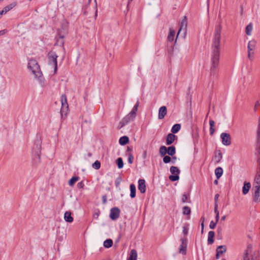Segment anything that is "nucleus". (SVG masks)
<instances>
[{
	"instance_id": "obj_1",
	"label": "nucleus",
	"mask_w": 260,
	"mask_h": 260,
	"mask_svg": "<svg viewBox=\"0 0 260 260\" xmlns=\"http://www.w3.org/2000/svg\"><path fill=\"white\" fill-rule=\"evenodd\" d=\"M222 27L218 25L215 27L212 44L211 55V75H214L216 69L218 66L220 58V44Z\"/></svg>"
},
{
	"instance_id": "obj_2",
	"label": "nucleus",
	"mask_w": 260,
	"mask_h": 260,
	"mask_svg": "<svg viewBox=\"0 0 260 260\" xmlns=\"http://www.w3.org/2000/svg\"><path fill=\"white\" fill-rule=\"evenodd\" d=\"M28 68L31 70L35 76L38 79L41 86H44V79L37 61L35 59H30L28 62Z\"/></svg>"
},
{
	"instance_id": "obj_3",
	"label": "nucleus",
	"mask_w": 260,
	"mask_h": 260,
	"mask_svg": "<svg viewBox=\"0 0 260 260\" xmlns=\"http://www.w3.org/2000/svg\"><path fill=\"white\" fill-rule=\"evenodd\" d=\"M139 107V101H137L136 105L134 106L132 111L126 115L119 122L118 125V128L120 129L125 125L127 124L131 121H133L135 119L137 115V112Z\"/></svg>"
},
{
	"instance_id": "obj_4",
	"label": "nucleus",
	"mask_w": 260,
	"mask_h": 260,
	"mask_svg": "<svg viewBox=\"0 0 260 260\" xmlns=\"http://www.w3.org/2000/svg\"><path fill=\"white\" fill-rule=\"evenodd\" d=\"M253 200L254 202H260V174H256L254 179L253 187Z\"/></svg>"
},
{
	"instance_id": "obj_5",
	"label": "nucleus",
	"mask_w": 260,
	"mask_h": 260,
	"mask_svg": "<svg viewBox=\"0 0 260 260\" xmlns=\"http://www.w3.org/2000/svg\"><path fill=\"white\" fill-rule=\"evenodd\" d=\"M57 57L58 56L54 52L50 51L48 53L49 65L52 69H53V75L56 73L57 70Z\"/></svg>"
},
{
	"instance_id": "obj_6",
	"label": "nucleus",
	"mask_w": 260,
	"mask_h": 260,
	"mask_svg": "<svg viewBox=\"0 0 260 260\" xmlns=\"http://www.w3.org/2000/svg\"><path fill=\"white\" fill-rule=\"evenodd\" d=\"M187 19H186V17L185 16H184V18L181 22L180 27L178 31L175 41H176L179 35H180L183 38L185 37L186 35V32H187Z\"/></svg>"
},
{
	"instance_id": "obj_7",
	"label": "nucleus",
	"mask_w": 260,
	"mask_h": 260,
	"mask_svg": "<svg viewBox=\"0 0 260 260\" xmlns=\"http://www.w3.org/2000/svg\"><path fill=\"white\" fill-rule=\"evenodd\" d=\"M68 23L67 21L63 20L62 22V26L59 31V39L61 40L60 43L63 45L62 40L64 36L68 33Z\"/></svg>"
},
{
	"instance_id": "obj_8",
	"label": "nucleus",
	"mask_w": 260,
	"mask_h": 260,
	"mask_svg": "<svg viewBox=\"0 0 260 260\" xmlns=\"http://www.w3.org/2000/svg\"><path fill=\"white\" fill-rule=\"evenodd\" d=\"M170 172L172 175L169 176V179L172 181H175L178 180L179 176L178 174L180 173V171L177 167L172 166L170 168Z\"/></svg>"
},
{
	"instance_id": "obj_9",
	"label": "nucleus",
	"mask_w": 260,
	"mask_h": 260,
	"mask_svg": "<svg viewBox=\"0 0 260 260\" xmlns=\"http://www.w3.org/2000/svg\"><path fill=\"white\" fill-rule=\"evenodd\" d=\"M60 100L61 103L60 113L62 115L63 114H66L69 108L67 96L65 94H62L60 97Z\"/></svg>"
},
{
	"instance_id": "obj_10",
	"label": "nucleus",
	"mask_w": 260,
	"mask_h": 260,
	"mask_svg": "<svg viewBox=\"0 0 260 260\" xmlns=\"http://www.w3.org/2000/svg\"><path fill=\"white\" fill-rule=\"evenodd\" d=\"M222 143L225 146H229L231 144V137L228 133H222L220 134Z\"/></svg>"
},
{
	"instance_id": "obj_11",
	"label": "nucleus",
	"mask_w": 260,
	"mask_h": 260,
	"mask_svg": "<svg viewBox=\"0 0 260 260\" xmlns=\"http://www.w3.org/2000/svg\"><path fill=\"white\" fill-rule=\"evenodd\" d=\"M120 215V210L116 207L113 208L110 210V217L112 220L117 219Z\"/></svg>"
},
{
	"instance_id": "obj_12",
	"label": "nucleus",
	"mask_w": 260,
	"mask_h": 260,
	"mask_svg": "<svg viewBox=\"0 0 260 260\" xmlns=\"http://www.w3.org/2000/svg\"><path fill=\"white\" fill-rule=\"evenodd\" d=\"M181 241V244L179 248V252L182 254H185L187 248V239L186 238H182Z\"/></svg>"
},
{
	"instance_id": "obj_13",
	"label": "nucleus",
	"mask_w": 260,
	"mask_h": 260,
	"mask_svg": "<svg viewBox=\"0 0 260 260\" xmlns=\"http://www.w3.org/2000/svg\"><path fill=\"white\" fill-rule=\"evenodd\" d=\"M167 109L166 106H162L159 109L158 118L159 119H162L167 114Z\"/></svg>"
},
{
	"instance_id": "obj_14",
	"label": "nucleus",
	"mask_w": 260,
	"mask_h": 260,
	"mask_svg": "<svg viewBox=\"0 0 260 260\" xmlns=\"http://www.w3.org/2000/svg\"><path fill=\"white\" fill-rule=\"evenodd\" d=\"M138 189L142 193L146 191V185L145 180L140 179L138 181Z\"/></svg>"
},
{
	"instance_id": "obj_15",
	"label": "nucleus",
	"mask_w": 260,
	"mask_h": 260,
	"mask_svg": "<svg viewBox=\"0 0 260 260\" xmlns=\"http://www.w3.org/2000/svg\"><path fill=\"white\" fill-rule=\"evenodd\" d=\"M256 45V42L254 40L250 41L247 45V48L248 51H254Z\"/></svg>"
},
{
	"instance_id": "obj_16",
	"label": "nucleus",
	"mask_w": 260,
	"mask_h": 260,
	"mask_svg": "<svg viewBox=\"0 0 260 260\" xmlns=\"http://www.w3.org/2000/svg\"><path fill=\"white\" fill-rule=\"evenodd\" d=\"M175 135L173 134H169L166 138V144L168 145H171L175 139Z\"/></svg>"
},
{
	"instance_id": "obj_17",
	"label": "nucleus",
	"mask_w": 260,
	"mask_h": 260,
	"mask_svg": "<svg viewBox=\"0 0 260 260\" xmlns=\"http://www.w3.org/2000/svg\"><path fill=\"white\" fill-rule=\"evenodd\" d=\"M222 158V153L220 150H217L216 151L215 156L214 157V160L216 164L220 162Z\"/></svg>"
},
{
	"instance_id": "obj_18",
	"label": "nucleus",
	"mask_w": 260,
	"mask_h": 260,
	"mask_svg": "<svg viewBox=\"0 0 260 260\" xmlns=\"http://www.w3.org/2000/svg\"><path fill=\"white\" fill-rule=\"evenodd\" d=\"M250 187L251 184L249 182H244L242 188V192L244 195L246 194L248 192Z\"/></svg>"
},
{
	"instance_id": "obj_19",
	"label": "nucleus",
	"mask_w": 260,
	"mask_h": 260,
	"mask_svg": "<svg viewBox=\"0 0 260 260\" xmlns=\"http://www.w3.org/2000/svg\"><path fill=\"white\" fill-rule=\"evenodd\" d=\"M64 219L68 222H72L73 221V218L71 216V212L66 211L64 215Z\"/></svg>"
},
{
	"instance_id": "obj_20",
	"label": "nucleus",
	"mask_w": 260,
	"mask_h": 260,
	"mask_svg": "<svg viewBox=\"0 0 260 260\" xmlns=\"http://www.w3.org/2000/svg\"><path fill=\"white\" fill-rule=\"evenodd\" d=\"M137 252L135 249L131 250L129 256L127 260H137Z\"/></svg>"
},
{
	"instance_id": "obj_21",
	"label": "nucleus",
	"mask_w": 260,
	"mask_h": 260,
	"mask_svg": "<svg viewBox=\"0 0 260 260\" xmlns=\"http://www.w3.org/2000/svg\"><path fill=\"white\" fill-rule=\"evenodd\" d=\"M214 236L215 233L213 231L209 232L208 235V243L209 244H212L214 242Z\"/></svg>"
},
{
	"instance_id": "obj_22",
	"label": "nucleus",
	"mask_w": 260,
	"mask_h": 260,
	"mask_svg": "<svg viewBox=\"0 0 260 260\" xmlns=\"http://www.w3.org/2000/svg\"><path fill=\"white\" fill-rule=\"evenodd\" d=\"M175 35V31L173 28H170L169 34L168 35L167 39L169 42H172L174 40Z\"/></svg>"
},
{
	"instance_id": "obj_23",
	"label": "nucleus",
	"mask_w": 260,
	"mask_h": 260,
	"mask_svg": "<svg viewBox=\"0 0 260 260\" xmlns=\"http://www.w3.org/2000/svg\"><path fill=\"white\" fill-rule=\"evenodd\" d=\"M129 142V138L127 136H124L121 137L119 140V143L121 145H124Z\"/></svg>"
},
{
	"instance_id": "obj_24",
	"label": "nucleus",
	"mask_w": 260,
	"mask_h": 260,
	"mask_svg": "<svg viewBox=\"0 0 260 260\" xmlns=\"http://www.w3.org/2000/svg\"><path fill=\"white\" fill-rule=\"evenodd\" d=\"M215 174L217 179H219L223 174V170L221 167H218L215 170Z\"/></svg>"
},
{
	"instance_id": "obj_25",
	"label": "nucleus",
	"mask_w": 260,
	"mask_h": 260,
	"mask_svg": "<svg viewBox=\"0 0 260 260\" xmlns=\"http://www.w3.org/2000/svg\"><path fill=\"white\" fill-rule=\"evenodd\" d=\"M252 29H253V25H252V23H250L246 27L245 32H246V35L248 36H251Z\"/></svg>"
},
{
	"instance_id": "obj_26",
	"label": "nucleus",
	"mask_w": 260,
	"mask_h": 260,
	"mask_svg": "<svg viewBox=\"0 0 260 260\" xmlns=\"http://www.w3.org/2000/svg\"><path fill=\"white\" fill-rule=\"evenodd\" d=\"M167 153L171 156H173L176 153L175 147L173 146H170L167 148Z\"/></svg>"
},
{
	"instance_id": "obj_27",
	"label": "nucleus",
	"mask_w": 260,
	"mask_h": 260,
	"mask_svg": "<svg viewBox=\"0 0 260 260\" xmlns=\"http://www.w3.org/2000/svg\"><path fill=\"white\" fill-rule=\"evenodd\" d=\"M226 249L225 246L221 245L217 247L216 249V252L218 254H222L226 252Z\"/></svg>"
},
{
	"instance_id": "obj_28",
	"label": "nucleus",
	"mask_w": 260,
	"mask_h": 260,
	"mask_svg": "<svg viewBox=\"0 0 260 260\" xmlns=\"http://www.w3.org/2000/svg\"><path fill=\"white\" fill-rule=\"evenodd\" d=\"M131 193L130 196L132 198L136 197V186L134 184L130 185Z\"/></svg>"
},
{
	"instance_id": "obj_29",
	"label": "nucleus",
	"mask_w": 260,
	"mask_h": 260,
	"mask_svg": "<svg viewBox=\"0 0 260 260\" xmlns=\"http://www.w3.org/2000/svg\"><path fill=\"white\" fill-rule=\"evenodd\" d=\"M159 152L161 156L166 155L167 153V148L165 146H161L159 148Z\"/></svg>"
},
{
	"instance_id": "obj_30",
	"label": "nucleus",
	"mask_w": 260,
	"mask_h": 260,
	"mask_svg": "<svg viewBox=\"0 0 260 260\" xmlns=\"http://www.w3.org/2000/svg\"><path fill=\"white\" fill-rule=\"evenodd\" d=\"M256 139L258 144L260 143V116L258 119V124L256 132Z\"/></svg>"
},
{
	"instance_id": "obj_31",
	"label": "nucleus",
	"mask_w": 260,
	"mask_h": 260,
	"mask_svg": "<svg viewBox=\"0 0 260 260\" xmlns=\"http://www.w3.org/2000/svg\"><path fill=\"white\" fill-rule=\"evenodd\" d=\"M181 128V125L179 124H175L173 125L171 129V132L173 134L177 133Z\"/></svg>"
},
{
	"instance_id": "obj_32",
	"label": "nucleus",
	"mask_w": 260,
	"mask_h": 260,
	"mask_svg": "<svg viewBox=\"0 0 260 260\" xmlns=\"http://www.w3.org/2000/svg\"><path fill=\"white\" fill-rule=\"evenodd\" d=\"M214 212L216 214L215 219L216 222H218L219 218V213L218 210V204L217 203L214 204Z\"/></svg>"
},
{
	"instance_id": "obj_33",
	"label": "nucleus",
	"mask_w": 260,
	"mask_h": 260,
	"mask_svg": "<svg viewBox=\"0 0 260 260\" xmlns=\"http://www.w3.org/2000/svg\"><path fill=\"white\" fill-rule=\"evenodd\" d=\"M113 241L111 239H107L104 242V246L106 248H110L112 246Z\"/></svg>"
},
{
	"instance_id": "obj_34",
	"label": "nucleus",
	"mask_w": 260,
	"mask_h": 260,
	"mask_svg": "<svg viewBox=\"0 0 260 260\" xmlns=\"http://www.w3.org/2000/svg\"><path fill=\"white\" fill-rule=\"evenodd\" d=\"M16 5V3H13L11 4L10 5L5 7L4 8V10H5V13H7V12L11 10L12 9H13L15 6Z\"/></svg>"
},
{
	"instance_id": "obj_35",
	"label": "nucleus",
	"mask_w": 260,
	"mask_h": 260,
	"mask_svg": "<svg viewBox=\"0 0 260 260\" xmlns=\"http://www.w3.org/2000/svg\"><path fill=\"white\" fill-rule=\"evenodd\" d=\"M79 179L78 177H73L69 181V184L70 186H73L76 182Z\"/></svg>"
},
{
	"instance_id": "obj_36",
	"label": "nucleus",
	"mask_w": 260,
	"mask_h": 260,
	"mask_svg": "<svg viewBox=\"0 0 260 260\" xmlns=\"http://www.w3.org/2000/svg\"><path fill=\"white\" fill-rule=\"evenodd\" d=\"M116 164L119 169H121L123 167V160L121 157L117 158L116 160Z\"/></svg>"
},
{
	"instance_id": "obj_37",
	"label": "nucleus",
	"mask_w": 260,
	"mask_h": 260,
	"mask_svg": "<svg viewBox=\"0 0 260 260\" xmlns=\"http://www.w3.org/2000/svg\"><path fill=\"white\" fill-rule=\"evenodd\" d=\"M191 212L190 208L188 206H185L183 208V214L184 215H190Z\"/></svg>"
},
{
	"instance_id": "obj_38",
	"label": "nucleus",
	"mask_w": 260,
	"mask_h": 260,
	"mask_svg": "<svg viewBox=\"0 0 260 260\" xmlns=\"http://www.w3.org/2000/svg\"><path fill=\"white\" fill-rule=\"evenodd\" d=\"M92 167L98 170L101 167V163L99 161L96 160L92 165Z\"/></svg>"
},
{
	"instance_id": "obj_39",
	"label": "nucleus",
	"mask_w": 260,
	"mask_h": 260,
	"mask_svg": "<svg viewBox=\"0 0 260 260\" xmlns=\"http://www.w3.org/2000/svg\"><path fill=\"white\" fill-rule=\"evenodd\" d=\"M163 161L165 164L170 162L171 161V158L169 156L165 155L164 156Z\"/></svg>"
},
{
	"instance_id": "obj_40",
	"label": "nucleus",
	"mask_w": 260,
	"mask_h": 260,
	"mask_svg": "<svg viewBox=\"0 0 260 260\" xmlns=\"http://www.w3.org/2000/svg\"><path fill=\"white\" fill-rule=\"evenodd\" d=\"M254 54V51H250L248 50V57L251 61L253 60V59Z\"/></svg>"
},
{
	"instance_id": "obj_41",
	"label": "nucleus",
	"mask_w": 260,
	"mask_h": 260,
	"mask_svg": "<svg viewBox=\"0 0 260 260\" xmlns=\"http://www.w3.org/2000/svg\"><path fill=\"white\" fill-rule=\"evenodd\" d=\"M188 225H186L183 226V233L185 236H186L188 234Z\"/></svg>"
},
{
	"instance_id": "obj_42",
	"label": "nucleus",
	"mask_w": 260,
	"mask_h": 260,
	"mask_svg": "<svg viewBox=\"0 0 260 260\" xmlns=\"http://www.w3.org/2000/svg\"><path fill=\"white\" fill-rule=\"evenodd\" d=\"M217 223L216 221L214 222L213 221H211L209 224L210 228L211 229H214Z\"/></svg>"
},
{
	"instance_id": "obj_43",
	"label": "nucleus",
	"mask_w": 260,
	"mask_h": 260,
	"mask_svg": "<svg viewBox=\"0 0 260 260\" xmlns=\"http://www.w3.org/2000/svg\"><path fill=\"white\" fill-rule=\"evenodd\" d=\"M188 199V196L186 194H183L182 197V202L183 203H185L187 201Z\"/></svg>"
},
{
	"instance_id": "obj_44",
	"label": "nucleus",
	"mask_w": 260,
	"mask_h": 260,
	"mask_svg": "<svg viewBox=\"0 0 260 260\" xmlns=\"http://www.w3.org/2000/svg\"><path fill=\"white\" fill-rule=\"evenodd\" d=\"M134 157L132 154H128V161L129 164H132L133 162Z\"/></svg>"
},
{
	"instance_id": "obj_45",
	"label": "nucleus",
	"mask_w": 260,
	"mask_h": 260,
	"mask_svg": "<svg viewBox=\"0 0 260 260\" xmlns=\"http://www.w3.org/2000/svg\"><path fill=\"white\" fill-rule=\"evenodd\" d=\"M215 131V129L214 128V126H210V133L211 135H212L214 134Z\"/></svg>"
},
{
	"instance_id": "obj_46",
	"label": "nucleus",
	"mask_w": 260,
	"mask_h": 260,
	"mask_svg": "<svg viewBox=\"0 0 260 260\" xmlns=\"http://www.w3.org/2000/svg\"><path fill=\"white\" fill-rule=\"evenodd\" d=\"M77 186L79 188H82L84 186V183L82 182H80L78 183Z\"/></svg>"
},
{
	"instance_id": "obj_47",
	"label": "nucleus",
	"mask_w": 260,
	"mask_h": 260,
	"mask_svg": "<svg viewBox=\"0 0 260 260\" xmlns=\"http://www.w3.org/2000/svg\"><path fill=\"white\" fill-rule=\"evenodd\" d=\"M218 197H219L218 194H215V197H214L215 204L217 203Z\"/></svg>"
},
{
	"instance_id": "obj_48",
	"label": "nucleus",
	"mask_w": 260,
	"mask_h": 260,
	"mask_svg": "<svg viewBox=\"0 0 260 260\" xmlns=\"http://www.w3.org/2000/svg\"><path fill=\"white\" fill-rule=\"evenodd\" d=\"M7 32V30L6 29L2 30L0 31V36L4 35Z\"/></svg>"
},
{
	"instance_id": "obj_49",
	"label": "nucleus",
	"mask_w": 260,
	"mask_h": 260,
	"mask_svg": "<svg viewBox=\"0 0 260 260\" xmlns=\"http://www.w3.org/2000/svg\"><path fill=\"white\" fill-rule=\"evenodd\" d=\"M214 121L213 120H210L209 121L210 126H214Z\"/></svg>"
},
{
	"instance_id": "obj_50",
	"label": "nucleus",
	"mask_w": 260,
	"mask_h": 260,
	"mask_svg": "<svg viewBox=\"0 0 260 260\" xmlns=\"http://www.w3.org/2000/svg\"><path fill=\"white\" fill-rule=\"evenodd\" d=\"M247 254H248V253H247V252L246 251V253H245V256H244V258H243V260H251V259H249V258H248V257H247Z\"/></svg>"
},
{
	"instance_id": "obj_51",
	"label": "nucleus",
	"mask_w": 260,
	"mask_h": 260,
	"mask_svg": "<svg viewBox=\"0 0 260 260\" xmlns=\"http://www.w3.org/2000/svg\"><path fill=\"white\" fill-rule=\"evenodd\" d=\"M251 260H259L258 257L257 256H252L251 258Z\"/></svg>"
},
{
	"instance_id": "obj_52",
	"label": "nucleus",
	"mask_w": 260,
	"mask_h": 260,
	"mask_svg": "<svg viewBox=\"0 0 260 260\" xmlns=\"http://www.w3.org/2000/svg\"><path fill=\"white\" fill-rule=\"evenodd\" d=\"M143 157L144 158H146L147 157V151H144L143 154Z\"/></svg>"
},
{
	"instance_id": "obj_53",
	"label": "nucleus",
	"mask_w": 260,
	"mask_h": 260,
	"mask_svg": "<svg viewBox=\"0 0 260 260\" xmlns=\"http://www.w3.org/2000/svg\"><path fill=\"white\" fill-rule=\"evenodd\" d=\"M201 227H202L201 233H203V231H204V223H203V222L201 223Z\"/></svg>"
},
{
	"instance_id": "obj_54",
	"label": "nucleus",
	"mask_w": 260,
	"mask_h": 260,
	"mask_svg": "<svg viewBox=\"0 0 260 260\" xmlns=\"http://www.w3.org/2000/svg\"><path fill=\"white\" fill-rule=\"evenodd\" d=\"M5 10L3 9L2 11L0 12V17L3 15L4 14H5Z\"/></svg>"
},
{
	"instance_id": "obj_55",
	"label": "nucleus",
	"mask_w": 260,
	"mask_h": 260,
	"mask_svg": "<svg viewBox=\"0 0 260 260\" xmlns=\"http://www.w3.org/2000/svg\"><path fill=\"white\" fill-rule=\"evenodd\" d=\"M259 105V103H258V102H256V103L255 104V110H256V108H257V107Z\"/></svg>"
},
{
	"instance_id": "obj_56",
	"label": "nucleus",
	"mask_w": 260,
	"mask_h": 260,
	"mask_svg": "<svg viewBox=\"0 0 260 260\" xmlns=\"http://www.w3.org/2000/svg\"><path fill=\"white\" fill-rule=\"evenodd\" d=\"M225 218H226V216L225 215H224V216H222L221 220L222 221H224L225 219Z\"/></svg>"
},
{
	"instance_id": "obj_57",
	"label": "nucleus",
	"mask_w": 260,
	"mask_h": 260,
	"mask_svg": "<svg viewBox=\"0 0 260 260\" xmlns=\"http://www.w3.org/2000/svg\"><path fill=\"white\" fill-rule=\"evenodd\" d=\"M103 202H104V203H106V197H104L103 198Z\"/></svg>"
},
{
	"instance_id": "obj_58",
	"label": "nucleus",
	"mask_w": 260,
	"mask_h": 260,
	"mask_svg": "<svg viewBox=\"0 0 260 260\" xmlns=\"http://www.w3.org/2000/svg\"><path fill=\"white\" fill-rule=\"evenodd\" d=\"M220 255V254H218L217 253V252H216V258H218L219 257V255Z\"/></svg>"
},
{
	"instance_id": "obj_59",
	"label": "nucleus",
	"mask_w": 260,
	"mask_h": 260,
	"mask_svg": "<svg viewBox=\"0 0 260 260\" xmlns=\"http://www.w3.org/2000/svg\"><path fill=\"white\" fill-rule=\"evenodd\" d=\"M99 216V214L98 213H95L93 215V216L95 217V216L96 217V218H98Z\"/></svg>"
},
{
	"instance_id": "obj_60",
	"label": "nucleus",
	"mask_w": 260,
	"mask_h": 260,
	"mask_svg": "<svg viewBox=\"0 0 260 260\" xmlns=\"http://www.w3.org/2000/svg\"><path fill=\"white\" fill-rule=\"evenodd\" d=\"M131 151V149L129 147H127V151Z\"/></svg>"
},
{
	"instance_id": "obj_61",
	"label": "nucleus",
	"mask_w": 260,
	"mask_h": 260,
	"mask_svg": "<svg viewBox=\"0 0 260 260\" xmlns=\"http://www.w3.org/2000/svg\"><path fill=\"white\" fill-rule=\"evenodd\" d=\"M214 183H215V184H217V183H218V181H217V180H215V181H214Z\"/></svg>"
},
{
	"instance_id": "obj_62",
	"label": "nucleus",
	"mask_w": 260,
	"mask_h": 260,
	"mask_svg": "<svg viewBox=\"0 0 260 260\" xmlns=\"http://www.w3.org/2000/svg\"><path fill=\"white\" fill-rule=\"evenodd\" d=\"M133 0H128V5H129V3L131 2H132Z\"/></svg>"
},
{
	"instance_id": "obj_63",
	"label": "nucleus",
	"mask_w": 260,
	"mask_h": 260,
	"mask_svg": "<svg viewBox=\"0 0 260 260\" xmlns=\"http://www.w3.org/2000/svg\"><path fill=\"white\" fill-rule=\"evenodd\" d=\"M173 158L175 160L176 159V157H173Z\"/></svg>"
},
{
	"instance_id": "obj_64",
	"label": "nucleus",
	"mask_w": 260,
	"mask_h": 260,
	"mask_svg": "<svg viewBox=\"0 0 260 260\" xmlns=\"http://www.w3.org/2000/svg\"><path fill=\"white\" fill-rule=\"evenodd\" d=\"M4 0H0V3L3 2Z\"/></svg>"
}]
</instances>
